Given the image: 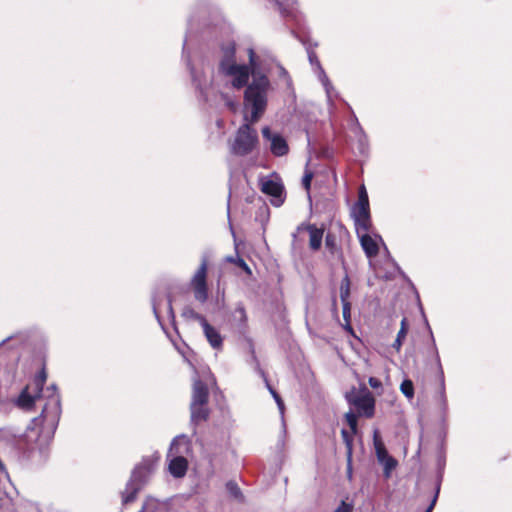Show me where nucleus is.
I'll list each match as a JSON object with an SVG mask.
<instances>
[{
	"label": "nucleus",
	"mask_w": 512,
	"mask_h": 512,
	"mask_svg": "<svg viewBox=\"0 0 512 512\" xmlns=\"http://www.w3.org/2000/svg\"><path fill=\"white\" fill-rule=\"evenodd\" d=\"M226 260L228 262L235 263L238 267L243 269L248 275H251V269L249 268L247 263L244 261V259H242V258H240L238 256L237 257L229 256V257L226 258Z\"/></svg>",
	"instance_id": "31"
},
{
	"label": "nucleus",
	"mask_w": 512,
	"mask_h": 512,
	"mask_svg": "<svg viewBox=\"0 0 512 512\" xmlns=\"http://www.w3.org/2000/svg\"><path fill=\"white\" fill-rule=\"evenodd\" d=\"M209 391L201 380H194L190 405H208Z\"/></svg>",
	"instance_id": "15"
},
{
	"label": "nucleus",
	"mask_w": 512,
	"mask_h": 512,
	"mask_svg": "<svg viewBox=\"0 0 512 512\" xmlns=\"http://www.w3.org/2000/svg\"><path fill=\"white\" fill-rule=\"evenodd\" d=\"M207 267V260L203 258L190 281L194 298L200 303H204L208 299Z\"/></svg>",
	"instance_id": "6"
},
{
	"label": "nucleus",
	"mask_w": 512,
	"mask_h": 512,
	"mask_svg": "<svg viewBox=\"0 0 512 512\" xmlns=\"http://www.w3.org/2000/svg\"><path fill=\"white\" fill-rule=\"evenodd\" d=\"M277 67H278V77L280 79H283L286 82L287 86H290L291 78H290L287 70L281 65H278Z\"/></svg>",
	"instance_id": "36"
},
{
	"label": "nucleus",
	"mask_w": 512,
	"mask_h": 512,
	"mask_svg": "<svg viewBox=\"0 0 512 512\" xmlns=\"http://www.w3.org/2000/svg\"><path fill=\"white\" fill-rule=\"evenodd\" d=\"M201 327L210 346L216 351L222 350L224 337L221 335L220 331L209 324L208 321H206Z\"/></svg>",
	"instance_id": "13"
},
{
	"label": "nucleus",
	"mask_w": 512,
	"mask_h": 512,
	"mask_svg": "<svg viewBox=\"0 0 512 512\" xmlns=\"http://www.w3.org/2000/svg\"><path fill=\"white\" fill-rule=\"evenodd\" d=\"M373 444L377 461L383 467V475L386 479H389L393 470L397 467L398 461L388 453L377 430L374 431Z\"/></svg>",
	"instance_id": "5"
},
{
	"label": "nucleus",
	"mask_w": 512,
	"mask_h": 512,
	"mask_svg": "<svg viewBox=\"0 0 512 512\" xmlns=\"http://www.w3.org/2000/svg\"><path fill=\"white\" fill-rule=\"evenodd\" d=\"M325 246L332 255L341 254V249L337 244V239L334 234L327 233L325 237Z\"/></svg>",
	"instance_id": "26"
},
{
	"label": "nucleus",
	"mask_w": 512,
	"mask_h": 512,
	"mask_svg": "<svg viewBox=\"0 0 512 512\" xmlns=\"http://www.w3.org/2000/svg\"><path fill=\"white\" fill-rule=\"evenodd\" d=\"M317 77L318 80L321 82L322 86L324 87L328 102H332L333 97H337V92L332 83L330 82L328 76L326 75L324 69L322 68V66L319 65Z\"/></svg>",
	"instance_id": "19"
},
{
	"label": "nucleus",
	"mask_w": 512,
	"mask_h": 512,
	"mask_svg": "<svg viewBox=\"0 0 512 512\" xmlns=\"http://www.w3.org/2000/svg\"><path fill=\"white\" fill-rule=\"evenodd\" d=\"M368 383L373 389H377L382 385L381 381L375 377H370Z\"/></svg>",
	"instance_id": "45"
},
{
	"label": "nucleus",
	"mask_w": 512,
	"mask_h": 512,
	"mask_svg": "<svg viewBox=\"0 0 512 512\" xmlns=\"http://www.w3.org/2000/svg\"><path fill=\"white\" fill-rule=\"evenodd\" d=\"M309 61L311 65L314 67L315 73L318 75V65L321 66V63L318 60L316 54L309 53Z\"/></svg>",
	"instance_id": "40"
},
{
	"label": "nucleus",
	"mask_w": 512,
	"mask_h": 512,
	"mask_svg": "<svg viewBox=\"0 0 512 512\" xmlns=\"http://www.w3.org/2000/svg\"><path fill=\"white\" fill-rule=\"evenodd\" d=\"M183 58L186 61L193 85L203 97L207 98L208 89L212 84L211 79L204 73L202 69L198 70L192 65L190 58L185 54V50L183 51Z\"/></svg>",
	"instance_id": "8"
},
{
	"label": "nucleus",
	"mask_w": 512,
	"mask_h": 512,
	"mask_svg": "<svg viewBox=\"0 0 512 512\" xmlns=\"http://www.w3.org/2000/svg\"><path fill=\"white\" fill-rule=\"evenodd\" d=\"M221 97L223 99V101L225 102V105L231 110V111H235L238 107V103L235 99H233L231 96L225 94V93H221Z\"/></svg>",
	"instance_id": "34"
},
{
	"label": "nucleus",
	"mask_w": 512,
	"mask_h": 512,
	"mask_svg": "<svg viewBox=\"0 0 512 512\" xmlns=\"http://www.w3.org/2000/svg\"><path fill=\"white\" fill-rule=\"evenodd\" d=\"M191 422L197 425L204 422L209 417V409L207 405H190Z\"/></svg>",
	"instance_id": "21"
},
{
	"label": "nucleus",
	"mask_w": 512,
	"mask_h": 512,
	"mask_svg": "<svg viewBox=\"0 0 512 512\" xmlns=\"http://www.w3.org/2000/svg\"><path fill=\"white\" fill-rule=\"evenodd\" d=\"M342 316H343V320H344V324L342 325L343 328L350 334H353V328L350 324V321H351V304H350V302L342 303Z\"/></svg>",
	"instance_id": "25"
},
{
	"label": "nucleus",
	"mask_w": 512,
	"mask_h": 512,
	"mask_svg": "<svg viewBox=\"0 0 512 512\" xmlns=\"http://www.w3.org/2000/svg\"><path fill=\"white\" fill-rule=\"evenodd\" d=\"M355 135L358 136L359 150L361 153H365L367 150V136L365 135L362 127L356 121L354 128Z\"/></svg>",
	"instance_id": "27"
},
{
	"label": "nucleus",
	"mask_w": 512,
	"mask_h": 512,
	"mask_svg": "<svg viewBox=\"0 0 512 512\" xmlns=\"http://www.w3.org/2000/svg\"><path fill=\"white\" fill-rule=\"evenodd\" d=\"M425 512H432V511H430V510L427 508V509L425 510Z\"/></svg>",
	"instance_id": "50"
},
{
	"label": "nucleus",
	"mask_w": 512,
	"mask_h": 512,
	"mask_svg": "<svg viewBox=\"0 0 512 512\" xmlns=\"http://www.w3.org/2000/svg\"><path fill=\"white\" fill-rule=\"evenodd\" d=\"M18 512H40L38 507L32 503H26L19 508Z\"/></svg>",
	"instance_id": "37"
},
{
	"label": "nucleus",
	"mask_w": 512,
	"mask_h": 512,
	"mask_svg": "<svg viewBox=\"0 0 512 512\" xmlns=\"http://www.w3.org/2000/svg\"><path fill=\"white\" fill-rule=\"evenodd\" d=\"M191 451V443L189 438L186 435H178L171 442L168 456L180 455L182 457H186Z\"/></svg>",
	"instance_id": "12"
},
{
	"label": "nucleus",
	"mask_w": 512,
	"mask_h": 512,
	"mask_svg": "<svg viewBox=\"0 0 512 512\" xmlns=\"http://www.w3.org/2000/svg\"><path fill=\"white\" fill-rule=\"evenodd\" d=\"M431 341H432V346H431V349L429 351V354L434 359V362H435V365H436V369H437V372L439 374L440 381H441V390H440V394H439V400H440L442 408L446 409V407H447V398H446V394H445L444 372H443V367H442V364H441L440 356H439V353H438V349L436 347L435 340H434L432 334H431Z\"/></svg>",
	"instance_id": "11"
},
{
	"label": "nucleus",
	"mask_w": 512,
	"mask_h": 512,
	"mask_svg": "<svg viewBox=\"0 0 512 512\" xmlns=\"http://www.w3.org/2000/svg\"><path fill=\"white\" fill-rule=\"evenodd\" d=\"M226 489L229 492V494L236 500H238V501L243 500L242 492L236 482H234V481L227 482Z\"/></svg>",
	"instance_id": "30"
},
{
	"label": "nucleus",
	"mask_w": 512,
	"mask_h": 512,
	"mask_svg": "<svg viewBox=\"0 0 512 512\" xmlns=\"http://www.w3.org/2000/svg\"><path fill=\"white\" fill-rule=\"evenodd\" d=\"M305 229L309 234V247L313 251H318L321 248L324 236V229L318 228L314 224H302L298 230Z\"/></svg>",
	"instance_id": "14"
},
{
	"label": "nucleus",
	"mask_w": 512,
	"mask_h": 512,
	"mask_svg": "<svg viewBox=\"0 0 512 512\" xmlns=\"http://www.w3.org/2000/svg\"><path fill=\"white\" fill-rule=\"evenodd\" d=\"M181 316L185 320L198 321L201 326L207 321L203 315L196 312L190 305L183 307Z\"/></svg>",
	"instance_id": "23"
},
{
	"label": "nucleus",
	"mask_w": 512,
	"mask_h": 512,
	"mask_svg": "<svg viewBox=\"0 0 512 512\" xmlns=\"http://www.w3.org/2000/svg\"><path fill=\"white\" fill-rule=\"evenodd\" d=\"M346 399L349 404L353 405L360 415L370 418L374 414L375 401L368 391L357 393L351 391L346 394Z\"/></svg>",
	"instance_id": "7"
},
{
	"label": "nucleus",
	"mask_w": 512,
	"mask_h": 512,
	"mask_svg": "<svg viewBox=\"0 0 512 512\" xmlns=\"http://www.w3.org/2000/svg\"><path fill=\"white\" fill-rule=\"evenodd\" d=\"M248 60V64L238 63L235 44L229 42L221 47L217 75L232 89L245 88L244 104L251 109V121L257 122L266 110L272 85L266 73L267 58L249 48Z\"/></svg>",
	"instance_id": "2"
},
{
	"label": "nucleus",
	"mask_w": 512,
	"mask_h": 512,
	"mask_svg": "<svg viewBox=\"0 0 512 512\" xmlns=\"http://www.w3.org/2000/svg\"><path fill=\"white\" fill-rule=\"evenodd\" d=\"M153 471V463L150 460H143L135 466L131 477L121 493L123 504H130L135 501L138 492L146 485Z\"/></svg>",
	"instance_id": "4"
},
{
	"label": "nucleus",
	"mask_w": 512,
	"mask_h": 512,
	"mask_svg": "<svg viewBox=\"0 0 512 512\" xmlns=\"http://www.w3.org/2000/svg\"><path fill=\"white\" fill-rule=\"evenodd\" d=\"M260 374L262 377H264V380H265V383H266V387L267 389L269 390L270 394L272 395V397L274 398V400L276 401L277 399L281 398L279 396V394L271 387V385L269 384L267 378L265 377V374L262 370H260Z\"/></svg>",
	"instance_id": "38"
},
{
	"label": "nucleus",
	"mask_w": 512,
	"mask_h": 512,
	"mask_svg": "<svg viewBox=\"0 0 512 512\" xmlns=\"http://www.w3.org/2000/svg\"><path fill=\"white\" fill-rule=\"evenodd\" d=\"M6 340H7V339L2 340V342L0 343V345H2L3 343H5V342H6Z\"/></svg>",
	"instance_id": "49"
},
{
	"label": "nucleus",
	"mask_w": 512,
	"mask_h": 512,
	"mask_svg": "<svg viewBox=\"0 0 512 512\" xmlns=\"http://www.w3.org/2000/svg\"><path fill=\"white\" fill-rule=\"evenodd\" d=\"M400 391L409 400L414 397V385L410 379H405L400 385Z\"/></svg>",
	"instance_id": "29"
},
{
	"label": "nucleus",
	"mask_w": 512,
	"mask_h": 512,
	"mask_svg": "<svg viewBox=\"0 0 512 512\" xmlns=\"http://www.w3.org/2000/svg\"><path fill=\"white\" fill-rule=\"evenodd\" d=\"M312 180V174L306 173L302 179V184L305 187L306 190H309Z\"/></svg>",
	"instance_id": "43"
},
{
	"label": "nucleus",
	"mask_w": 512,
	"mask_h": 512,
	"mask_svg": "<svg viewBox=\"0 0 512 512\" xmlns=\"http://www.w3.org/2000/svg\"><path fill=\"white\" fill-rule=\"evenodd\" d=\"M352 505L346 502H342L341 505L334 512H351Z\"/></svg>",
	"instance_id": "42"
},
{
	"label": "nucleus",
	"mask_w": 512,
	"mask_h": 512,
	"mask_svg": "<svg viewBox=\"0 0 512 512\" xmlns=\"http://www.w3.org/2000/svg\"><path fill=\"white\" fill-rule=\"evenodd\" d=\"M360 240L361 247L368 258L377 256L379 247L377 241L368 234V232H360L357 234Z\"/></svg>",
	"instance_id": "18"
},
{
	"label": "nucleus",
	"mask_w": 512,
	"mask_h": 512,
	"mask_svg": "<svg viewBox=\"0 0 512 512\" xmlns=\"http://www.w3.org/2000/svg\"><path fill=\"white\" fill-rule=\"evenodd\" d=\"M169 464H168V470L170 474L175 478H182L185 476L187 469H188V461L186 457H182L180 455L175 456H168Z\"/></svg>",
	"instance_id": "16"
},
{
	"label": "nucleus",
	"mask_w": 512,
	"mask_h": 512,
	"mask_svg": "<svg viewBox=\"0 0 512 512\" xmlns=\"http://www.w3.org/2000/svg\"><path fill=\"white\" fill-rule=\"evenodd\" d=\"M247 313L245 306L242 302H238L234 310L230 314V322L239 331H244L247 327Z\"/></svg>",
	"instance_id": "17"
},
{
	"label": "nucleus",
	"mask_w": 512,
	"mask_h": 512,
	"mask_svg": "<svg viewBox=\"0 0 512 512\" xmlns=\"http://www.w3.org/2000/svg\"><path fill=\"white\" fill-rule=\"evenodd\" d=\"M260 374L262 377H264V380H265V383H266V387L267 389L269 390L270 394L272 395V397L274 398V400L276 401L277 399L281 398L279 396V394L271 387V385L269 384L267 378L265 377V374L262 370H260Z\"/></svg>",
	"instance_id": "39"
},
{
	"label": "nucleus",
	"mask_w": 512,
	"mask_h": 512,
	"mask_svg": "<svg viewBox=\"0 0 512 512\" xmlns=\"http://www.w3.org/2000/svg\"><path fill=\"white\" fill-rule=\"evenodd\" d=\"M354 205L369 207L368 195L364 186L360 188L358 201Z\"/></svg>",
	"instance_id": "32"
},
{
	"label": "nucleus",
	"mask_w": 512,
	"mask_h": 512,
	"mask_svg": "<svg viewBox=\"0 0 512 512\" xmlns=\"http://www.w3.org/2000/svg\"><path fill=\"white\" fill-rule=\"evenodd\" d=\"M351 216L354 220L357 234L369 231L371 226L369 207L354 205L351 210Z\"/></svg>",
	"instance_id": "10"
},
{
	"label": "nucleus",
	"mask_w": 512,
	"mask_h": 512,
	"mask_svg": "<svg viewBox=\"0 0 512 512\" xmlns=\"http://www.w3.org/2000/svg\"><path fill=\"white\" fill-rule=\"evenodd\" d=\"M262 136L264 140L270 143V150L273 155L281 157L288 153L289 147L287 141L279 133H274L269 127H264L262 129Z\"/></svg>",
	"instance_id": "9"
},
{
	"label": "nucleus",
	"mask_w": 512,
	"mask_h": 512,
	"mask_svg": "<svg viewBox=\"0 0 512 512\" xmlns=\"http://www.w3.org/2000/svg\"><path fill=\"white\" fill-rule=\"evenodd\" d=\"M167 309H168L169 317L174 321L175 314H174V310H173V307H172V301H171L170 298L168 299Z\"/></svg>",
	"instance_id": "46"
},
{
	"label": "nucleus",
	"mask_w": 512,
	"mask_h": 512,
	"mask_svg": "<svg viewBox=\"0 0 512 512\" xmlns=\"http://www.w3.org/2000/svg\"><path fill=\"white\" fill-rule=\"evenodd\" d=\"M439 492H440V484H438L436 486L434 496H433V498L431 500L430 505L427 507L430 511H433V509H434V507L436 505V502H437V499H438V496H439Z\"/></svg>",
	"instance_id": "41"
},
{
	"label": "nucleus",
	"mask_w": 512,
	"mask_h": 512,
	"mask_svg": "<svg viewBox=\"0 0 512 512\" xmlns=\"http://www.w3.org/2000/svg\"><path fill=\"white\" fill-rule=\"evenodd\" d=\"M142 512H168V507L158 500L148 499L143 505Z\"/></svg>",
	"instance_id": "24"
},
{
	"label": "nucleus",
	"mask_w": 512,
	"mask_h": 512,
	"mask_svg": "<svg viewBox=\"0 0 512 512\" xmlns=\"http://www.w3.org/2000/svg\"><path fill=\"white\" fill-rule=\"evenodd\" d=\"M376 237H377L380 241H382V237H381V236L377 235Z\"/></svg>",
	"instance_id": "48"
},
{
	"label": "nucleus",
	"mask_w": 512,
	"mask_h": 512,
	"mask_svg": "<svg viewBox=\"0 0 512 512\" xmlns=\"http://www.w3.org/2000/svg\"><path fill=\"white\" fill-rule=\"evenodd\" d=\"M46 378L47 375L43 369L13 401L19 408L29 411L40 398L43 397L46 400L41 414L32 419L25 433L17 440L19 450L28 460L37 464L43 463L48 458L49 447L61 416V401L56 385L48 386L43 392Z\"/></svg>",
	"instance_id": "1"
},
{
	"label": "nucleus",
	"mask_w": 512,
	"mask_h": 512,
	"mask_svg": "<svg viewBox=\"0 0 512 512\" xmlns=\"http://www.w3.org/2000/svg\"><path fill=\"white\" fill-rule=\"evenodd\" d=\"M340 299L342 303H349V296H350V280L349 277L346 275L340 284Z\"/></svg>",
	"instance_id": "28"
},
{
	"label": "nucleus",
	"mask_w": 512,
	"mask_h": 512,
	"mask_svg": "<svg viewBox=\"0 0 512 512\" xmlns=\"http://www.w3.org/2000/svg\"><path fill=\"white\" fill-rule=\"evenodd\" d=\"M275 402H276V404L278 406V409H279V412H280V416H281L282 434L285 435V433H286V425H285V421H284V410H285L284 402H283V400L281 398L277 399Z\"/></svg>",
	"instance_id": "35"
},
{
	"label": "nucleus",
	"mask_w": 512,
	"mask_h": 512,
	"mask_svg": "<svg viewBox=\"0 0 512 512\" xmlns=\"http://www.w3.org/2000/svg\"><path fill=\"white\" fill-rule=\"evenodd\" d=\"M341 434H342L344 442L346 443V445L348 447V451H349V454H350L351 453V440L349 438V434L344 429L341 431Z\"/></svg>",
	"instance_id": "44"
},
{
	"label": "nucleus",
	"mask_w": 512,
	"mask_h": 512,
	"mask_svg": "<svg viewBox=\"0 0 512 512\" xmlns=\"http://www.w3.org/2000/svg\"><path fill=\"white\" fill-rule=\"evenodd\" d=\"M346 421L351 428L352 433H355L357 430V416L354 412L350 411L345 415Z\"/></svg>",
	"instance_id": "33"
},
{
	"label": "nucleus",
	"mask_w": 512,
	"mask_h": 512,
	"mask_svg": "<svg viewBox=\"0 0 512 512\" xmlns=\"http://www.w3.org/2000/svg\"><path fill=\"white\" fill-rule=\"evenodd\" d=\"M246 123L242 124L235 133L233 140L229 141L230 153L235 156H246L258 146V133L251 124V118L245 116Z\"/></svg>",
	"instance_id": "3"
},
{
	"label": "nucleus",
	"mask_w": 512,
	"mask_h": 512,
	"mask_svg": "<svg viewBox=\"0 0 512 512\" xmlns=\"http://www.w3.org/2000/svg\"><path fill=\"white\" fill-rule=\"evenodd\" d=\"M407 333H408V323H407V319L406 318H403L401 320V325H400V330L398 331L397 333V336H396V339L394 341V343L392 344V347L397 351L399 352L401 347H402V344H403V341L404 339L406 338L407 336Z\"/></svg>",
	"instance_id": "22"
},
{
	"label": "nucleus",
	"mask_w": 512,
	"mask_h": 512,
	"mask_svg": "<svg viewBox=\"0 0 512 512\" xmlns=\"http://www.w3.org/2000/svg\"><path fill=\"white\" fill-rule=\"evenodd\" d=\"M261 191L273 197H280L283 192V186L277 181L263 179L261 181Z\"/></svg>",
	"instance_id": "20"
},
{
	"label": "nucleus",
	"mask_w": 512,
	"mask_h": 512,
	"mask_svg": "<svg viewBox=\"0 0 512 512\" xmlns=\"http://www.w3.org/2000/svg\"><path fill=\"white\" fill-rule=\"evenodd\" d=\"M152 305H153L154 315L157 318L158 322L160 323V318H159V313H158V304H157L156 300H153V304Z\"/></svg>",
	"instance_id": "47"
}]
</instances>
